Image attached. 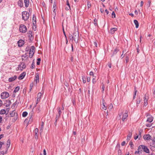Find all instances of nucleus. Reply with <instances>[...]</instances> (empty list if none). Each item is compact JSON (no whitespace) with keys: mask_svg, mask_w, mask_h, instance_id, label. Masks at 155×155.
Masks as SVG:
<instances>
[{"mask_svg":"<svg viewBox=\"0 0 155 155\" xmlns=\"http://www.w3.org/2000/svg\"><path fill=\"white\" fill-rule=\"evenodd\" d=\"M69 37L71 40L72 41H74V42L77 43L79 40V32L78 31H74L72 35L69 34Z\"/></svg>","mask_w":155,"mask_h":155,"instance_id":"f257e3e1","label":"nucleus"},{"mask_svg":"<svg viewBox=\"0 0 155 155\" xmlns=\"http://www.w3.org/2000/svg\"><path fill=\"white\" fill-rule=\"evenodd\" d=\"M138 147L139 150H141V153L143 150L147 153H149V150L147 146L143 145H140Z\"/></svg>","mask_w":155,"mask_h":155,"instance_id":"f03ea898","label":"nucleus"},{"mask_svg":"<svg viewBox=\"0 0 155 155\" xmlns=\"http://www.w3.org/2000/svg\"><path fill=\"white\" fill-rule=\"evenodd\" d=\"M22 19L25 21L27 20L29 18V13L26 11H24L22 12Z\"/></svg>","mask_w":155,"mask_h":155,"instance_id":"7ed1b4c3","label":"nucleus"},{"mask_svg":"<svg viewBox=\"0 0 155 155\" xmlns=\"http://www.w3.org/2000/svg\"><path fill=\"white\" fill-rule=\"evenodd\" d=\"M19 31L21 32L22 33H25L26 32L27 28L24 25L21 24L20 25Z\"/></svg>","mask_w":155,"mask_h":155,"instance_id":"20e7f679","label":"nucleus"},{"mask_svg":"<svg viewBox=\"0 0 155 155\" xmlns=\"http://www.w3.org/2000/svg\"><path fill=\"white\" fill-rule=\"evenodd\" d=\"M27 34L28 35L29 40L31 41H32L34 38L32 35V31H29L27 33Z\"/></svg>","mask_w":155,"mask_h":155,"instance_id":"39448f33","label":"nucleus"},{"mask_svg":"<svg viewBox=\"0 0 155 155\" xmlns=\"http://www.w3.org/2000/svg\"><path fill=\"white\" fill-rule=\"evenodd\" d=\"M9 94L7 92H4L1 93V96L2 99H5L9 97Z\"/></svg>","mask_w":155,"mask_h":155,"instance_id":"423d86ee","label":"nucleus"},{"mask_svg":"<svg viewBox=\"0 0 155 155\" xmlns=\"http://www.w3.org/2000/svg\"><path fill=\"white\" fill-rule=\"evenodd\" d=\"M26 67V66L24 62H21L18 65V68L21 71H22L23 69H25Z\"/></svg>","mask_w":155,"mask_h":155,"instance_id":"0eeeda50","label":"nucleus"},{"mask_svg":"<svg viewBox=\"0 0 155 155\" xmlns=\"http://www.w3.org/2000/svg\"><path fill=\"white\" fill-rule=\"evenodd\" d=\"M28 55V54L26 53H25L24 55L21 56L22 58L21 59L22 61H25L28 60L29 58Z\"/></svg>","mask_w":155,"mask_h":155,"instance_id":"6e6552de","label":"nucleus"},{"mask_svg":"<svg viewBox=\"0 0 155 155\" xmlns=\"http://www.w3.org/2000/svg\"><path fill=\"white\" fill-rule=\"evenodd\" d=\"M42 96V94L40 92L39 93L37 94V98L36 101V104H38L40 102L41 100V97Z\"/></svg>","mask_w":155,"mask_h":155,"instance_id":"1a4fd4ad","label":"nucleus"},{"mask_svg":"<svg viewBox=\"0 0 155 155\" xmlns=\"http://www.w3.org/2000/svg\"><path fill=\"white\" fill-rule=\"evenodd\" d=\"M149 99L148 96H147L146 94L145 95L144 101V106H146L148 104V101Z\"/></svg>","mask_w":155,"mask_h":155,"instance_id":"9d476101","label":"nucleus"},{"mask_svg":"<svg viewBox=\"0 0 155 155\" xmlns=\"http://www.w3.org/2000/svg\"><path fill=\"white\" fill-rule=\"evenodd\" d=\"M25 41L22 39L19 40L18 42V46L19 47H22L24 44Z\"/></svg>","mask_w":155,"mask_h":155,"instance_id":"9b49d317","label":"nucleus"},{"mask_svg":"<svg viewBox=\"0 0 155 155\" xmlns=\"http://www.w3.org/2000/svg\"><path fill=\"white\" fill-rule=\"evenodd\" d=\"M128 116V112L127 111L124 113L123 115L122 118V120L124 121L126 119Z\"/></svg>","mask_w":155,"mask_h":155,"instance_id":"f8f14e48","label":"nucleus"},{"mask_svg":"<svg viewBox=\"0 0 155 155\" xmlns=\"http://www.w3.org/2000/svg\"><path fill=\"white\" fill-rule=\"evenodd\" d=\"M26 75V73L25 72H23L18 77V79L19 80H22L25 77Z\"/></svg>","mask_w":155,"mask_h":155,"instance_id":"ddd939ff","label":"nucleus"},{"mask_svg":"<svg viewBox=\"0 0 155 155\" xmlns=\"http://www.w3.org/2000/svg\"><path fill=\"white\" fill-rule=\"evenodd\" d=\"M151 136L149 134L144 135L143 136V138L145 140H149L150 139Z\"/></svg>","mask_w":155,"mask_h":155,"instance_id":"4468645a","label":"nucleus"},{"mask_svg":"<svg viewBox=\"0 0 155 155\" xmlns=\"http://www.w3.org/2000/svg\"><path fill=\"white\" fill-rule=\"evenodd\" d=\"M153 117L151 115H149L146 121L151 123L153 121Z\"/></svg>","mask_w":155,"mask_h":155,"instance_id":"2eb2a0df","label":"nucleus"},{"mask_svg":"<svg viewBox=\"0 0 155 155\" xmlns=\"http://www.w3.org/2000/svg\"><path fill=\"white\" fill-rule=\"evenodd\" d=\"M17 78V76L16 75L9 78L8 81L9 82H12L14 81Z\"/></svg>","mask_w":155,"mask_h":155,"instance_id":"dca6fc26","label":"nucleus"},{"mask_svg":"<svg viewBox=\"0 0 155 155\" xmlns=\"http://www.w3.org/2000/svg\"><path fill=\"white\" fill-rule=\"evenodd\" d=\"M150 148L152 151L155 152V143H151L150 145Z\"/></svg>","mask_w":155,"mask_h":155,"instance_id":"f3484780","label":"nucleus"},{"mask_svg":"<svg viewBox=\"0 0 155 155\" xmlns=\"http://www.w3.org/2000/svg\"><path fill=\"white\" fill-rule=\"evenodd\" d=\"M18 5L20 8L23 6V2L22 0H19L18 2Z\"/></svg>","mask_w":155,"mask_h":155,"instance_id":"a211bd4d","label":"nucleus"},{"mask_svg":"<svg viewBox=\"0 0 155 155\" xmlns=\"http://www.w3.org/2000/svg\"><path fill=\"white\" fill-rule=\"evenodd\" d=\"M117 30V28H111L110 31V33L112 34H114L115 31Z\"/></svg>","mask_w":155,"mask_h":155,"instance_id":"6ab92c4d","label":"nucleus"},{"mask_svg":"<svg viewBox=\"0 0 155 155\" xmlns=\"http://www.w3.org/2000/svg\"><path fill=\"white\" fill-rule=\"evenodd\" d=\"M119 51L118 48H115L113 51V53L111 54V57H113L114 55H116L117 52Z\"/></svg>","mask_w":155,"mask_h":155,"instance_id":"aec40b11","label":"nucleus"},{"mask_svg":"<svg viewBox=\"0 0 155 155\" xmlns=\"http://www.w3.org/2000/svg\"><path fill=\"white\" fill-rule=\"evenodd\" d=\"M38 130L37 128H36L35 130V138L36 139H38Z\"/></svg>","mask_w":155,"mask_h":155,"instance_id":"412c9836","label":"nucleus"},{"mask_svg":"<svg viewBox=\"0 0 155 155\" xmlns=\"http://www.w3.org/2000/svg\"><path fill=\"white\" fill-rule=\"evenodd\" d=\"M24 2L25 7L26 8L28 7L29 5V0H24Z\"/></svg>","mask_w":155,"mask_h":155,"instance_id":"4be33fe9","label":"nucleus"},{"mask_svg":"<svg viewBox=\"0 0 155 155\" xmlns=\"http://www.w3.org/2000/svg\"><path fill=\"white\" fill-rule=\"evenodd\" d=\"M5 101L6 102L5 104H6V107H8L11 104V101L9 100H6Z\"/></svg>","mask_w":155,"mask_h":155,"instance_id":"5701e85b","label":"nucleus"},{"mask_svg":"<svg viewBox=\"0 0 155 155\" xmlns=\"http://www.w3.org/2000/svg\"><path fill=\"white\" fill-rule=\"evenodd\" d=\"M57 109L58 112V115L59 116H61V114L62 112L61 111L60 107H58Z\"/></svg>","mask_w":155,"mask_h":155,"instance_id":"b1692460","label":"nucleus"},{"mask_svg":"<svg viewBox=\"0 0 155 155\" xmlns=\"http://www.w3.org/2000/svg\"><path fill=\"white\" fill-rule=\"evenodd\" d=\"M11 144V140H10L9 139L7 141V148L6 149H8V148L9 147L10 145Z\"/></svg>","mask_w":155,"mask_h":155,"instance_id":"393cba45","label":"nucleus"},{"mask_svg":"<svg viewBox=\"0 0 155 155\" xmlns=\"http://www.w3.org/2000/svg\"><path fill=\"white\" fill-rule=\"evenodd\" d=\"M134 23L136 25V28H137L139 27V23L138 21L137 20H134Z\"/></svg>","mask_w":155,"mask_h":155,"instance_id":"a878e982","label":"nucleus"},{"mask_svg":"<svg viewBox=\"0 0 155 155\" xmlns=\"http://www.w3.org/2000/svg\"><path fill=\"white\" fill-rule=\"evenodd\" d=\"M16 111L15 110H14L12 111L11 112L10 114L11 117H13L14 116L15 114H16Z\"/></svg>","mask_w":155,"mask_h":155,"instance_id":"bb28decb","label":"nucleus"},{"mask_svg":"<svg viewBox=\"0 0 155 155\" xmlns=\"http://www.w3.org/2000/svg\"><path fill=\"white\" fill-rule=\"evenodd\" d=\"M35 81H36V84H37L38 82H39V78L38 75L35 76Z\"/></svg>","mask_w":155,"mask_h":155,"instance_id":"cd10ccee","label":"nucleus"},{"mask_svg":"<svg viewBox=\"0 0 155 155\" xmlns=\"http://www.w3.org/2000/svg\"><path fill=\"white\" fill-rule=\"evenodd\" d=\"M35 47L34 46H32L31 47V49L29 51L30 52H32V53H33V52H35Z\"/></svg>","mask_w":155,"mask_h":155,"instance_id":"c85d7f7f","label":"nucleus"},{"mask_svg":"<svg viewBox=\"0 0 155 155\" xmlns=\"http://www.w3.org/2000/svg\"><path fill=\"white\" fill-rule=\"evenodd\" d=\"M94 24L95 26H98V24L97 23V21L96 18H94Z\"/></svg>","mask_w":155,"mask_h":155,"instance_id":"c756f323","label":"nucleus"},{"mask_svg":"<svg viewBox=\"0 0 155 155\" xmlns=\"http://www.w3.org/2000/svg\"><path fill=\"white\" fill-rule=\"evenodd\" d=\"M137 92V90H136V88L135 87L134 88V96L133 97V100L135 98Z\"/></svg>","mask_w":155,"mask_h":155,"instance_id":"7c9ffc66","label":"nucleus"},{"mask_svg":"<svg viewBox=\"0 0 155 155\" xmlns=\"http://www.w3.org/2000/svg\"><path fill=\"white\" fill-rule=\"evenodd\" d=\"M20 89V87L17 86L16 87L13 91L14 93H16Z\"/></svg>","mask_w":155,"mask_h":155,"instance_id":"2f4dec72","label":"nucleus"},{"mask_svg":"<svg viewBox=\"0 0 155 155\" xmlns=\"http://www.w3.org/2000/svg\"><path fill=\"white\" fill-rule=\"evenodd\" d=\"M6 111L4 109H2L0 111V114H3L6 113Z\"/></svg>","mask_w":155,"mask_h":155,"instance_id":"473e14b6","label":"nucleus"},{"mask_svg":"<svg viewBox=\"0 0 155 155\" xmlns=\"http://www.w3.org/2000/svg\"><path fill=\"white\" fill-rule=\"evenodd\" d=\"M8 150V149H6V150L5 151H2L1 152H0V153H1V154L2 155H4L5 154H6L7 153V151Z\"/></svg>","mask_w":155,"mask_h":155,"instance_id":"72a5a7b5","label":"nucleus"},{"mask_svg":"<svg viewBox=\"0 0 155 155\" xmlns=\"http://www.w3.org/2000/svg\"><path fill=\"white\" fill-rule=\"evenodd\" d=\"M132 136L131 134H129L127 136V140L128 141L131 138Z\"/></svg>","mask_w":155,"mask_h":155,"instance_id":"f704fd0d","label":"nucleus"},{"mask_svg":"<svg viewBox=\"0 0 155 155\" xmlns=\"http://www.w3.org/2000/svg\"><path fill=\"white\" fill-rule=\"evenodd\" d=\"M28 113L26 111L23 112L22 114V116L23 117H26L28 115Z\"/></svg>","mask_w":155,"mask_h":155,"instance_id":"c9c22d12","label":"nucleus"},{"mask_svg":"<svg viewBox=\"0 0 155 155\" xmlns=\"http://www.w3.org/2000/svg\"><path fill=\"white\" fill-rule=\"evenodd\" d=\"M141 102V100L140 99V97H138V98L136 100V104H137V105L140 103Z\"/></svg>","mask_w":155,"mask_h":155,"instance_id":"e433bc0d","label":"nucleus"},{"mask_svg":"<svg viewBox=\"0 0 155 155\" xmlns=\"http://www.w3.org/2000/svg\"><path fill=\"white\" fill-rule=\"evenodd\" d=\"M134 153L135 154H141V150H139V147H138V151H136Z\"/></svg>","mask_w":155,"mask_h":155,"instance_id":"4c0bfd02","label":"nucleus"},{"mask_svg":"<svg viewBox=\"0 0 155 155\" xmlns=\"http://www.w3.org/2000/svg\"><path fill=\"white\" fill-rule=\"evenodd\" d=\"M44 124V123L43 122H42V123H41V127L40 130V131H41V132L42 131V130H43V129Z\"/></svg>","mask_w":155,"mask_h":155,"instance_id":"58836bf2","label":"nucleus"},{"mask_svg":"<svg viewBox=\"0 0 155 155\" xmlns=\"http://www.w3.org/2000/svg\"><path fill=\"white\" fill-rule=\"evenodd\" d=\"M37 64L38 65H39L40 63V61H41V59L40 58H38L37 59Z\"/></svg>","mask_w":155,"mask_h":155,"instance_id":"ea45409f","label":"nucleus"},{"mask_svg":"<svg viewBox=\"0 0 155 155\" xmlns=\"http://www.w3.org/2000/svg\"><path fill=\"white\" fill-rule=\"evenodd\" d=\"M34 52H33V53H32V52H30L29 51V57L30 58H32L33 57V54H34Z\"/></svg>","mask_w":155,"mask_h":155,"instance_id":"a19ab883","label":"nucleus"},{"mask_svg":"<svg viewBox=\"0 0 155 155\" xmlns=\"http://www.w3.org/2000/svg\"><path fill=\"white\" fill-rule=\"evenodd\" d=\"M36 17L35 15H33L32 20L33 22H36Z\"/></svg>","mask_w":155,"mask_h":155,"instance_id":"79ce46f5","label":"nucleus"},{"mask_svg":"<svg viewBox=\"0 0 155 155\" xmlns=\"http://www.w3.org/2000/svg\"><path fill=\"white\" fill-rule=\"evenodd\" d=\"M36 111L38 113H39L41 111V110L40 109V105H39V106L37 108Z\"/></svg>","mask_w":155,"mask_h":155,"instance_id":"37998d69","label":"nucleus"},{"mask_svg":"<svg viewBox=\"0 0 155 155\" xmlns=\"http://www.w3.org/2000/svg\"><path fill=\"white\" fill-rule=\"evenodd\" d=\"M35 68V63L34 61L32 62V63L31 65V68L32 69Z\"/></svg>","mask_w":155,"mask_h":155,"instance_id":"c03bdc74","label":"nucleus"},{"mask_svg":"<svg viewBox=\"0 0 155 155\" xmlns=\"http://www.w3.org/2000/svg\"><path fill=\"white\" fill-rule=\"evenodd\" d=\"M129 145H130V147L131 149H133L134 147V145L132 142L131 141H130L129 142Z\"/></svg>","mask_w":155,"mask_h":155,"instance_id":"a18cd8bd","label":"nucleus"},{"mask_svg":"<svg viewBox=\"0 0 155 155\" xmlns=\"http://www.w3.org/2000/svg\"><path fill=\"white\" fill-rule=\"evenodd\" d=\"M111 15L112 17V18H115L116 17L115 14L114 12L113 11L112 12Z\"/></svg>","mask_w":155,"mask_h":155,"instance_id":"49530a36","label":"nucleus"},{"mask_svg":"<svg viewBox=\"0 0 155 155\" xmlns=\"http://www.w3.org/2000/svg\"><path fill=\"white\" fill-rule=\"evenodd\" d=\"M87 7L88 8H90L91 6V4L90 3V2L89 1L87 2Z\"/></svg>","mask_w":155,"mask_h":155,"instance_id":"de8ad7c7","label":"nucleus"},{"mask_svg":"<svg viewBox=\"0 0 155 155\" xmlns=\"http://www.w3.org/2000/svg\"><path fill=\"white\" fill-rule=\"evenodd\" d=\"M83 82V83H85L86 82V79L84 77H82Z\"/></svg>","mask_w":155,"mask_h":155,"instance_id":"09e8293b","label":"nucleus"},{"mask_svg":"<svg viewBox=\"0 0 155 155\" xmlns=\"http://www.w3.org/2000/svg\"><path fill=\"white\" fill-rule=\"evenodd\" d=\"M129 60V57L128 56H126V63H127L128 61Z\"/></svg>","mask_w":155,"mask_h":155,"instance_id":"8fccbe9b","label":"nucleus"},{"mask_svg":"<svg viewBox=\"0 0 155 155\" xmlns=\"http://www.w3.org/2000/svg\"><path fill=\"white\" fill-rule=\"evenodd\" d=\"M62 30H63V33L64 34V35L65 38H67V36H66L65 33V32L64 31V26H63V25H62Z\"/></svg>","mask_w":155,"mask_h":155,"instance_id":"3c124183","label":"nucleus"},{"mask_svg":"<svg viewBox=\"0 0 155 155\" xmlns=\"http://www.w3.org/2000/svg\"><path fill=\"white\" fill-rule=\"evenodd\" d=\"M151 4V1L149 0L148 1L147 5H148V7L150 6V4Z\"/></svg>","mask_w":155,"mask_h":155,"instance_id":"603ef678","label":"nucleus"},{"mask_svg":"<svg viewBox=\"0 0 155 155\" xmlns=\"http://www.w3.org/2000/svg\"><path fill=\"white\" fill-rule=\"evenodd\" d=\"M113 107V104H112L111 103L110 104L109 107L108 108L110 109H112Z\"/></svg>","mask_w":155,"mask_h":155,"instance_id":"864d4df0","label":"nucleus"},{"mask_svg":"<svg viewBox=\"0 0 155 155\" xmlns=\"http://www.w3.org/2000/svg\"><path fill=\"white\" fill-rule=\"evenodd\" d=\"M103 107H102V108L104 110H106L107 109V107L106 106H105V105H104V104L103 103Z\"/></svg>","mask_w":155,"mask_h":155,"instance_id":"5fc2aeb1","label":"nucleus"},{"mask_svg":"<svg viewBox=\"0 0 155 155\" xmlns=\"http://www.w3.org/2000/svg\"><path fill=\"white\" fill-rule=\"evenodd\" d=\"M4 144V142H1L0 141V149H1L2 147V145Z\"/></svg>","mask_w":155,"mask_h":155,"instance_id":"6e6d98bb","label":"nucleus"},{"mask_svg":"<svg viewBox=\"0 0 155 155\" xmlns=\"http://www.w3.org/2000/svg\"><path fill=\"white\" fill-rule=\"evenodd\" d=\"M60 117V116H59L57 114L56 115V117L55 118V120H58L59 118Z\"/></svg>","mask_w":155,"mask_h":155,"instance_id":"4d7b16f0","label":"nucleus"},{"mask_svg":"<svg viewBox=\"0 0 155 155\" xmlns=\"http://www.w3.org/2000/svg\"><path fill=\"white\" fill-rule=\"evenodd\" d=\"M153 96L154 98L155 97V88L153 89Z\"/></svg>","mask_w":155,"mask_h":155,"instance_id":"13d9d810","label":"nucleus"},{"mask_svg":"<svg viewBox=\"0 0 155 155\" xmlns=\"http://www.w3.org/2000/svg\"><path fill=\"white\" fill-rule=\"evenodd\" d=\"M141 132L140 131H139L138 134L137 136L138 137H139V138H140L141 137Z\"/></svg>","mask_w":155,"mask_h":155,"instance_id":"bf43d9fd","label":"nucleus"},{"mask_svg":"<svg viewBox=\"0 0 155 155\" xmlns=\"http://www.w3.org/2000/svg\"><path fill=\"white\" fill-rule=\"evenodd\" d=\"M118 155H121V151L120 149H119L118 150Z\"/></svg>","mask_w":155,"mask_h":155,"instance_id":"052dcab7","label":"nucleus"},{"mask_svg":"<svg viewBox=\"0 0 155 155\" xmlns=\"http://www.w3.org/2000/svg\"><path fill=\"white\" fill-rule=\"evenodd\" d=\"M152 125L151 124H146V126L147 127H150Z\"/></svg>","mask_w":155,"mask_h":155,"instance_id":"680f3d73","label":"nucleus"},{"mask_svg":"<svg viewBox=\"0 0 155 155\" xmlns=\"http://www.w3.org/2000/svg\"><path fill=\"white\" fill-rule=\"evenodd\" d=\"M56 5L55 2H54L53 5V9L56 8Z\"/></svg>","mask_w":155,"mask_h":155,"instance_id":"e2e57ef3","label":"nucleus"},{"mask_svg":"<svg viewBox=\"0 0 155 155\" xmlns=\"http://www.w3.org/2000/svg\"><path fill=\"white\" fill-rule=\"evenodd\" d=\"M125 143H125V141H123L121 143V146H124L125 144Z\"/></svg>","mask_w":155,"mask_h":155,"instance_id":"0e129e2a","label":"nucleus"},{"mask_svg":"<svg viewBox=\"0 0 155 155\" xmlns=\"http://www.w3.org/2000/svg\"><path fill=\"white\" fill-rule=\"evenodd\" d=\"M70 6H68V7H66L65 8V10L67 11L69 9H70Z\"/></svg>","mask_w":155,"mask_h":155,"instance_id":"69168bd1","label":"nucleus"},{"mask_svg":"<svg viewBox=\"0 0 155 155\" xmlns=\"http://www.w3.org/2000/svg\"><path fill=\"white\" fill-rule=\"evenodd\" d=\"M33 26L35 27V26H36V22L33 21Z\"/></svg>","mask_w":155,"mask_h":155,"instance_id":"338daca9","label":"nucleus"},{"mask_svg":"<svg viewBox=\"0 0 155 155\" xmlns=\"http://www.w3.org/2000/svg\"><path fill=\"white\" fill-rule=\"evenodd\" d=\"M152 143H155V138L152 140Z\"/></svg>","mask_w":155,"mask_h":155,"instance_id":"774afa93","label":"nucleus"}]
</instances>
